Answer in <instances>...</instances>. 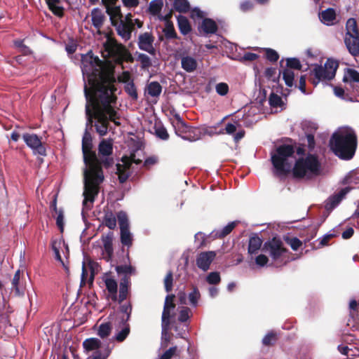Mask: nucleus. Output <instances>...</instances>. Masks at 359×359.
I'll use <instances>...</instances> for the list:
<instances>
[{"label": "nucleus", "mask_w": 359, "mask_h": 359, "mask_svg": "<svg viewBox=\"0 0 359 359\" xmlns=\"http://www.w3.org/2000/svg\"><path fill=\"white\" fill-rule=\"evenodd\" d=\"M200 297L201 294L198 289L197 288V287L193 286V291L189 294V299L190 304L194 307L197 306L198 302Z\"/></svg>", "instance_id": "09e8293b"}, {"label": "nucleus", "mask_w": 359, "mask_h": 359, "mask_svg": "<svg viewBox=\"0 0 359 359\" xmlns=\"http://www.w3.org/2000/svg\"><path fill=\"white\" fill-rule=\"evenodd\" d=\"M111 329L110 322L102 323L98 327L97 334L102 339L107 338L110 335Z\"/></svg>", "instance_id": "4c0bfd02"}, {"label": "nucleus", "mask_w": 359, "mask_h": 359, "mask_svg": "<svg viewBox=\"0 0 359 359\" xmlns=\"http://www.w3.org/2000/svg\"><path fill=\"white\" fill-rule=\"evenodd\" d=\"M175 134L182 139L189 141L198 140L201 136L200 130L188 126L184 121L180 123H172Z\"/></svg>", "instance_id": "f8f14e48"}, {"label": "nucleus", "mask_w": 359, "mask_h": 359, "mask_svg": "<svg viewBox=\"0 0 359 359\" xmlns=\"http://www.w3.org/2000/svg\"><path fill=\"white\" fill-rule=\"evenodd\" d=\"M344 43L351 55L354 57L359 55V35L346 34Z\"/></svg>", "instance_id": "a211bd4d"}, {"label": "nucleus", "mask_w": 359, "mask_h": 359, "mask_svg": "<svg viewBox=\"0 0 359 359\" xmlns=\"http://www.w3.org/2000/svg\"><path fill=\"white\" fill-rule=\"evenodd\" d=\"M163 32L165 38L168 40L177 39V34L175 32L173 23L170 20L165 22Z\"/></svg>", "instance_id": "c756f323"}, {"label": "nucleus", "mask_w": 359, "mask_h": 359, "mask_svg": "<svg viewBox=\"0 0 359 359\" xmlns=\"http://www.w3.org/2000/svg\"><path fill=\"white\" fill-rule=\"evenodd\" d=\"M278 337L276 332H270L262 339V344L266 346H271L276 344Z\"/></svg>", "instance_id": "de8ad7c7"}, {"label": "nucleus", "mask_w": 359, "mask_h": 359, "mask_svg": "<svg viewBox=\"0 0 359 359\" xmlns=\"http://www.w3.org/2000/svg\"><path fill=\"white\" fill-rule=\"evenodd\" d=\"M181 65L184 70L190 73L194 72L197 69L198 62L194 57L186 55L181 58Z\"/></svg>", "instance_id": "b1692460"}, {"label": "nucleus", "mask_w": 359, "mask_h": 359, "mask_svg": "<svg viewBox=\"0 0 359 359\" xmlns=\"http://www.w3.org/2000/svg\"><path fill=\"white\" fill-rule=\"evenodd\" d=\"M313 69L310 72V81L316 86L320 81H329L332 80L339 67V62L332 58H328L324 66L321 65H313Z\"/></svg>", "instance_id": "0eeeda50"}, {"label": "nucleus", "mask_w": 359, "mask_h": 359, "mask_svg": "<svg viewBox=\"0 0 359 359\" xmlns=\"http://www.w3.org/2000/svg\"><path fill=\"white\" fill-rule=\"evenodd\" d=\"M321 165L318 157L314 154H308L305 158L297 159L291 168L292 176L294 179L309 178L311 175L320 174Z\"/></svg>", "instance_id": "423d86ee"}, {"label": "nucleus", "mask_w": 359, "mask_h": 359, "mask_svg": "<svg viewBox=\"0 0 359 359\" xmlns=\"http://www.w3.org/2000/svg\"><path fill=\"white\" fill-rule=\"evenodd\" d=\"M346 34L351 35H359V30L357 25V22L355 18H349L346 23Z\"/></svg>", "instance_id": "ea45409f"}, {"label": "nucleus", "mask_w": 359, "mask_h": 359, "mask_svg": "<svg viewBox=\"0 0 359 359\" xmlns=\"http://www.w3.org/2000/svg\"><path fill=\"white\" fill-rule=\"evenodd\" d=\"M157 162H158V158L156 156H149L145 159L143 166L149 170V169H150V168L152 165L157 163Z\"/></svg>", "instance_id": "774afa93"}, {"label": "nucleus", "mask_w": 359, "mask_h": 359, "mask_svg": "<svg viewBox=\"0 0 359 359\" xmlns=\"http://www.w3.org/2000/svg\"><path fill=\"white\" fill-rule=\"evenodd\" d=\"M48 7L53 13L58 17L64 15V8L62 6H57L60 0H46Z\"/></svg>", "instance_id": "473e14b6"}, {"label": "nucleus", "mask_w": 359, "mask_h": 359, "mask_svg": "<svg viewBox=\"0 0 359 359\" xmlns=\"http://www.w3.org/2000/svg\"><path fill=\"white\" fill-rule=\"evenodd\" d=\"M162 91V86L158 81H151L148 84L147 92L151 97H158Z\"/></svg>", "instance_id": "e433bc0d"}, {"label": "nucleus", "mask_w": 359, "mask_h": 359, "mask_svg": "<svg viewBox=\"0 0 359 359\" xmlns=\"http://www.w3.org/2000/svg\"><path fill=\"white\" fill-rule=\"evenodd\" d=\"M104 283L106 286V289L107 290L110 298L113 302H116L118 300L117 297V289L118 285L116 281L114 278H107L104 280Z\"/></svg>", "instance_id": "a878e982"}, {"label": "nucleus", "mask_w": 359, "mask_h": 359, "mask_svg": "<svg viewBox=\"0 0 359 359\" xmlns=\"http://www.w3.org/2000/svg\"><path fill=\"white\" fill-rule=\"evenodd\" d=\"M155 135L157 137L163 140H167L169 138V134L166 128L161 124H155L154 126Z\"/></svg>", "instance_id": "79ce46f5"}, {"label": "nucleus", "mask_w": 359, "mask_h": 359, "mask_svg": "<svg viewBox=\"0 0 359 359\" xmlns=\"http://www.w3.org/2000/svg\"><path fill=\"white\" fill-rule=\"evenodd\" d=\"M206 280L209 284L217 285L221 281V277L219 272H210L206 277Z\"/></svg>", "instance_id": "4d7b16f0"}, {"label": "nucleus", "mask_w": 359, "mask_h": 359, "mask_svg": "<svg viewBox=\"0 0 359 359\" xmlns=\"http://www.w3.org/2000/svg\"><path fill=\"white\" fill-rule=\"evenodd\" d=\"M239 8L241 11L245 13L254 8V4L250 0H245L240 4Z\"/></svg>", "instance_id": "0e129e2a"}, {"label": "nucleus", "mask_w": 359, "mask_h": 359, "mask_svg": "<svg viewBox=\"0 0 359 359\" xmlns=\"http://www.w3.org/2000/svg\"><path fill=\"white\" fill-rule=\"evenodd\" d=\"M154 36L150 32L140 34L138 36L137 45L140 50L149 53L151 55H156V49L153 43Z\"/></svg>", "instance_id": "2eb2a0df"}, {"label": "nucleus", "mask_w": 359, "mask_h": 359, "mask_svg": "<svg viewBox=\"0 0 359 359\" xmlns=\"http://www.w3.org/2000/svg\"><path fill=\"white\" fill-rule=\"evenodd\" d=\"M121 230V242L123 245L130 248L133 245V236L129 230V223L128 216L126 212L121 211L117 214Z\"/></svg>", "instance_id": "ddd939ff"}, {"label": "nucleus", "mask_w": 359, "mask_h": 359, "mask_svg": "<svg viewBox=\"0 0 359 359\" xmlns=\"http://www.w3.org/2000/svg\"><path fill=\"white\" fill-rule=\"evenodd\" d=\"M163 7V2L161 0H154L150 2L149 11L153 14L158 13Z\"/></svg>", "instance_id": "13d9d810"}, {"label": "nucleus", "mask_w": 359, "mask_h": 359, "mask_svg": "<svg viewBox=\"0 0 359 359\" xmlns=\"http://www.w3.org/2000/svg\"><path fill=\"white\" fill-rule=\"evenodd\" d=\"M124 90L126 93L132 98V100H137L138 99L137 88L133 81H131L130 83H128L126 85H125Z\"/></svg>", "instance_id": "37998d69"}, {"label": "nucleus", "mask_w": 359, "mask_h": 359, "mask_svg": "<svg viewBox=\"0 0 359 359\" xmlns=\"http://www.w3.org/2000/svg\"><path fill=\"white\" fill-rule=\"evenodd\" d=\"M22 138L26 144L32 149L34 154L46 156V149L41 142V137L36 134L25 133Z\"/></svg>", "instance_id": "4468645a"}, {"label": "nucleus", "mask_w": 359, "mask_h": 359, "mask_svg": "<svg viewBox=\"0 0 359 359\" xmlns=\"http://www.w3.org/2000/svg\"><path fill=\"white\" fill-rule=\"evenodd\" d=\"M262 244V240L257 235L254 234L250 237L248 252L250 255L257 254Z\"/></svg>", "instance_id": "393cba45"}, {"label": "nucleus", "mask_w": 359, "mask_h": 359, "mask_svg": "<svg viewBox=\"0 0 359 359\" xmlns=\"http://www.w3.org/2000/svg\"><path fill=\"white\" fill-rule=\"evenodd\" d=\"M319 19L325 25L330 26L334 25V21L336 20L335 10L332 8H328L322 11L319 13Z\"/></svg>", "instance_id": "5701e85b"}, {"label": "nucleus", "mask_w": 359, "mask_h": 359, "mask_svg": "<svg viewBox=\"0 0 359 359\" xmlns=\"http://www.w3.org/2000/svg\"><path fill=\"white\" fill-rule=\"evenodd\" d=\"M280 72L279 73V74H280ZM276 74V69L274 68V67H268L266 69L265 72H264V76L265 77L268 79V80H271L273 81H276L280 75H278L277 79L275 78V75Z\"/></svg>", "instance_id": "bf43d9fd"}, {"label": "nucleus", "mask_w": 359, "mask_h": 359, "mask_svg": "<svg viewBox=\"0 0 359 359\" xmlns=\"http://www.w3.org/2000/svg\"><path fill=\"white\" fill-rule=\"evenodd\" d=\"M177 347L176 346L170 347L165 351L159 358V359H171L176 353Z\"/></svg>", "instance_id": "680f3d73"}, {"label": "nucleus", "mask_w": 359, "mask_h": 359, "mask_svg": "<svg viewBox=\"0 0 359 359\" xmlns=\"http://www.w3.org/2000/svg\"><path fill=\"white\" fill-rule=\"evenodd\" d=\"M165 290L167 292H170L172 290L173 287V273L172 271H169L163 280Z\"/></svg>", "instance_id": "603ef678"}, {"label": "nucleus", "mask_w": 359, "mask_h": 359, "mask_svg": "<svg viewBox=\"0 0 359 359\" xmlns=\"http://www.w3.org/2000/svg\"><path fill=\"white\" fill-rule=\"evenodd\" d=\"M215 257L216 253L215 251L200 252L196 257V264L200 269L207 271Z\"/></svg>", "instance_id": "f3484780"}, {"label": "nucleus", "mask_w": 359, "mask_h": 359, "mask_svg": "<svg viewBox=\"0 0 359 359\" xmlns=\"http://www.w3.org/2000/svg\"><path fill=\"white\" fill-rule=\"evenodd\" d=\"M132 304L129 302L128 304H125L121 306L120 310L122 313H124L126 314V317L121 318L120 320V323H126V322H128L131 316L132 313Z\"/></svg>", "instance_id": "49530a36"}, {"label": "nucleus", "mask_w": 359, "mask_h": 359, "mask_svg": "<svg viewBox=\"0 0 359 359\" xmlns=\"http://www.w3.org/2000/svg\"><path fill=\"white\" fill-rule=\"evenodd\" d=\"M93 138L90 133L86 129L82 138V153L85 169L94 170L97 167V154L93 149Z\"/></svg>", "instance_id": "9d476101"}, {"label": "nucleus", "mask_w": 359, "mask_h": 359, "mask_svg": "<svg viewBox=\"0 0 359 359\" xmlns=\"http://www.w3.org/2000/svg\"><path fill=\"white\" fill-rule=\"evenodd\" d=\"M130 14L127 15L126 18L128 20V22L121 21L120 24L117 26L116 30L118 34L120 35L126 41L129 40L131 37V33L134 29V24L129 17Z\"/></svg>", "instance_id": "6ab92c4d"}, {"label": "nucleus", "mask_w": 359, "mask_h": 359, "mask_svg": "<svg viewBox=\"0 0 359 359\" xmlns=\"http://www.w3.org/2000/svg\"><path fill=\"white\" fill-rule=\"evenodd\" d=\"M177 22L179 29L182 34L186 35L191 32V27L190 23L185 16L179 15Z\"/></svg>", "instance_id": "7c9ffc66"}, {"label": "nucleus", "mask_w": 359, "mask_h": 359, "mask_svg": "<svg viewBox=\"0 0 359 359\" xmlns=\"http://www.w3.org/2000/svg\"><path fill=\"white\" fill-rule=\"evenodd\" d=\"M91 72L83 74L87 77L88 84L90 90H102L107 93H114L117 90L114 83L116 79L113 71L105 68L104 63L97 56H88Z\"/></svg>", "instance_id": "7ed1b4c3"}, {"label": "nucleus", "mask_w": 359, "mask_h": 359, "mask_svg": "<svg viewBox=\"0 0 359 359\" xmlns=\"http://www.w3.org/2000/svg\"><path fill=\"white\" fill-rule=\"evenodd\" d=\"M216 92L222 96L226 95L229 92V86L226 83H219L216 85Z\"/></svg>", "instance_id": "052dcab7"}, {"label": "nucleus", "mask_w": 359, "mask_h": 359, "mask_svg": "<svg viewBox=\"0 0 359 359\" xmlns=\"http://www.w3.org/2000/svg\"><path fill=\"white\" fill-rule=\"evenodd\" d=\"M116 271L118 274L129 276L135 273V268L131 265H118L116 266Z\"/></svg>", "instance_id": "8fccbe9b"}, {"label": "nucleus", "mask_w": 359, "mask_h": 359, "mask_svg": "<svg viewBox=\"0 0 359 359\" xmlns=\"http://www.w3.org/2000/svg\"><path fill=\"white\" fill-rule=\"evenodd\" d=\"M98 152L97 154V168L94 170L84 169L83 170V184L84 191L83 206L88 209V203L91 204L95 201L96 196L100 191V185L104 180L103 168L108 169L114 163V159L112 156L113 143L112 140L109 139H102L98 144Z\"/></svg>", "instance_id": "f03ea898"}, {"label": "nucleus", "mask_w": 359, "mask_h": 359, "mask_svg": "<svg viewBox=\"0 0 359 359\" xmlns=\"http://www.w3.org/2000/svg\"><path fill=\"white\" fill-rule=\"evenodd\" d=\"M57 216L56 218V224L60 229L61 233L64 231V214L62 210H59L57 212Z\"/></svg>", "instance_id": "e2e57ef3"}, {"label": "nucleus", "mask_w": 359, "mask_h": 359, "mask_svg": "<svg viewBox=\"0 0 359 359\" xmlns=\"http://www.w3.org/2000/svg\"><path fill=\"white\" fill-rule=\"evenodd\" d=\"M102 224L111 230L116 227V217L111 211L108 210L104 213Z\"/></svg>", "instance_id": "2f4dec72"}, {"label": "nucleus", "mask_w": 359, "mask_h": 359, "mask_svg": "<svg viewBox=\"0 0 359 359\" xmlns=\"http://www.w3.org/2000/svg\"><path fill=\"white\" fill-rule=\"evenodd\" d=\"M357 144V135L351 128L333 133L330 140L334 154L343 160H350L353 157Z\"/></svg>", "instance_id": "20e7f679"}, {"label": "nucleus", "mask_w": 359, "mask_h": 359, "mask_svg": "<svg viewBox=\"0 0 359 359\" xmlns=\"http://www.w3.org/2000/svg\"><path fill=\"white\" fill-rule=\"evenodd\" d=\"M130 285V278L129 276H123L120 281L119 294L118 300L119 303L123 302L128 296L129 287Z\"/></svg>", "instance_id": "412c9836"}, {"label": "nucleus", "mask_w": 359, "mask_h": 359, "mask_svg": "<svg viewBox=\"0 0 359 359\" xmlns=\"http://www.w3.org/2000/svg\"><path fill=\"white\" fill-rule=\"evenodd\" d=\"M170 310L168 308L167 304L164 305L161 316V325L163 331L168 330L170 325Z\"/></svg>", "instance_id": "72a5a7b5"}, {"label": "nucleus", "mask_w": 359, "mask_h": 359, "mask_svg": "<svg viewBox=\"0 0 359 359\" xmlns=\"http://www.w3.org/2000/svg\"><path fill=\"white\" fill-rule=\"evenodd\" d=\"M285 241L294 251L297 250L302 245V242L297 237H286Z\"/></svg>", "instance_id": "6e6d98bb"}, {"label": "nucleus", "mask_w": 359, "mask_h": 359, "mask_svg": "<svg viewBox=\"0 0 359 359\" xmlns=\"http://www.w3.org/2000/svg\"><path fill=\"white\" fill-rule=\"evenodd\" d=\"M137 60L141 63V68L147 69L151 66L150 57L144 53H139L137 55Z\"/></svg>", "instance_id": "864d4df0"}, {"label": "nucleus", "mask_w": 359, "mask_h": 359, "mask_svg": "<svg viewBox=\"0 0 359 359\" xmlns=\"http://www.w3.org/2000/svg\"><path fill=\"white\" fill-rule=\"evenodd\" d=\"M191 310L188 307L183 308L180 312L178 317V320L180 322L184 323L186 322L189 318V313Z\"/></svg>", "instance_id": "69168bd1"}, {"label": "nucleus", "mask_w": 359, "mask_h": 359, "mask_svg": "<svg viewBox=\"0 0 359 359\" xmlns=\"http://www.w3.org/2000/svg\"><path fill=\"white\" fill-rule=\"evenodd\" d=\"M236 131V126L231 123H228L226 125V127L224 129L220 130L218 133H216L217 134H224L226 133L229 135H232Z\"/></svg>", "instance_id": "338daca9"}, {"label": "nucleus", "mask_w": 359, "mask_h": 359, "mask_svg": "<svg viewBox=\"0 0 359 359\" xmlns=\"http://www.w3.org/2000/svg\"><path fill=\"white\" fill-rule=\"evenodd\" d=\"M263 250L269 255L277 266L285 265L288 262L289 251L279 238L273 237L265 242Z\"/></svg>", "instance_id": "6e6552de"}, {"label": "nucleus", "mask_w": 359, "mask_h": 359, "mask_svg": "<svg viewBox=\"0 0 359 359\" xmlns=\"http://www.w3.org/2000/svg\"><path fill=\"white\" fill-rule=\"evenodd\" d=\"M113 238L114 233L113 232L111 231L109 232L107 235L103 236L102 237L103 247L105 252L104 259H106L107 262L111 261L113 257Z\"/></svg>", "instance_id": "aec40b11"}, {"label": "nucleus", "mask_w": 359, "mask_h": 359, "mask_svg": "<svg viewBox=\"0 0 359 359\" xmlns=\"http://www.w3.org/2000/svg\"><path fill=\"white\" fill-rule=\"evenodd\" d=\"M116 174L118 175V181L121 184L125 183L130 175V171L125 170V166L120 163L116 165Z\"/></svg>", "instance_id": "f704fd0d"}, {"label": "nucleus", "mask_w": 359, "mask_h": 359, "mask_svg": "<svg viewBox=\"0 0 359 359\" xmlns=\"http://www.w3.org/2000/svg\"><path fill=\"white\" fill-rule=\"evenodd\" d=\"M237 222H231L224 226L222 230L217 231L215 236L217 238H223L229 235L233 229L236 227Z\"/></svg>", "instance_id": "58836bf2"}, {"label": "nucleus", "mask_w": 359, "mask_h": 359, "mask_svg": "<svg viewBox=\"0 0 359 359\" xmlns=\"http://www.w3.org/2000/svg\"><path fill=\"white\" fill-rule=\"evenodd\" d=\"M265 57L267 60L271 62H276L279 59V54L273 49L270 48H264Z\"/></svg>", "instance_id": "5fc2aeb1"}, {"label": "nucleus", "mask_w": 359, "mask_h": 359, "mask_svg": "<svg viewBox=\"0 0 359 359\" xmlns=\"http://www.w3.org/2000/svg\"><path fill=\"white\" fill-rule=\"evenodd\" d=\"M269 102L272 107H279L283 104V100L280 96L274 93H271L269 97Z\"/></svg>", "instance_id": "3c124183"}, {"label": "nucleus", "mask_w": 359, "mask_h": 359, "mask_svg": "<svg viewBox=\"0 0 359 359\" xmlns=\"http://www.w3.org/2000/svg\"><path fill=\"white\" fill-rule=\"evenodd\" d=\"M201 28L206 34H212L217 32L218 26L212 19L205 18L202 21Z\"/></svg>", "instance_id": "cd10ccee"}, {"label": "nucleus", "mask_w": 359, "mask_h": 359, "mask_svg": "<svg viewBox=\"0 0 359 359\" xmlns=\"http://www.w3.org/2000/svg\"><path fill=\"white\" fill-rule=\"evenodd\" d=\"M173 8L180 13H187L190 10V4L187 0H175Z\"/></svg>", "instance_id": "c9c22d12"}, {"label": "nucleus", "mask_w": 359, "mask_h": 359, "mask_svg": "<svg viewBox=\"0 0 359 359\" xmlns=\"http://www.w3.org/2000/svg\"><path fill=\"white\" fill-rule=\"evenodd\" d=\"M351 188L349 187L341 189L338 193L330 196L325 201V210L330 212H332L345 198L346 195L351 191Z\"/></svg>", "instance_id": "dca6fc26"}, {"label": "nucleus", "mask_w": 359, "mask_h": 359, "mask_svg": "<svg viewBox=\"0 0 359 359\" xmlns=\"http://www.w3.org/2000/svg\"><path fill=\"white\" fill-rule=\"evenodd\" d=\"M84 94L86 99L87 126H90V128L94 126L96 132L102 137L108 132L109 121L113 122L116 126H121L118 121L120 115L111 105L117 100L115 93L90 90L85 83Z\"/></svg>", "instance_id": "f257e3e1"}, {"label": "nucleus", "mask_w": 359, "mask_h": 359, "mask_svg": "<svg viewBox=\"0 0 359 359\" xmlns=\"http://www.w3.org/2000/svg\"><path fill=\"white\" fill-rule=\"evenodd\" d=\"M91 17L93 25L97 30V32L100 34V29L105 20L104 15L100 8H95L91 11Z\"/></svg>", "instance_id": "4be33fe9"}, {"label": "nucleus", "mask_w": 359, "mask_h": 359, "mask_svg": "<svg viewBox=\"0 0 359 359\" xmlns=\"http://www.w3.org/2000/svg\"><path fill=\"white\" fill-rule=\"evenodd\" d=\"M82 346L85 353L92 352L86 359H107L112 350L109 344H104L100 339L95 337L86 339Z\"/></svg>", "instance_id": "1a4fd4ad"}, {"label": "nucleus", "mask_w": 359, "mask_h": 359, "mask_svg": "<svg viewBox=\"0 0 359 359\" xmlns=\"http://www.w3.org/2000/svg\"><path fill=\"white\" fill-rule=\"evenodd\" d=\"M104 50L111 57H116L118 62L123 60L127 62H133V57L126 46L121 43H118L114 39L108 37L107 41L104 44Z\"/></svg>", "instance_id": "9b49d317"}, {"label": "nucleus", "mask_w": 359, "mask_h": 359, "mask_svg": "<svg viewBox=\"0 0 359 359\" xmlns=\"http://www.w3.org/2000/svg\"><path fill=\"white\" fill-rule=\"evenodd\" d=\"M286 68L288 69L301 70L302 65L300 60L297 57H288L285 59Z\"/></svg>", "instance_id": "a18cd8bd"}, {"label": "nucleus", "mask_w": 359, "mask_h": 359, "mask_svg": "<svg viewBox=\"0 0 359 359\" xmlns=\"http://www.w3.org/2000/svg\"><path fill=\"white\" fill-rule=\"evenodd\" d=\"M294 152V147L291 144H283L276 148L271 156L275 176L287 177L291 172L292 163L289 161V158L292 157Z\"/></svg>", "instance_id": "39448f33"}, {"label": "nucleus", "mask_w": 359, "mask_h": 359, "mask_svg": "<svg viewBox=\"0 0 359 359\" xmlns=\"http://www.w3.org/2000/svg\"><path fill=\"white\" fill-rule=\"evenodd\" d=\"M334 93L337 97H338L342 100H344L346 101L352 102H358V100H355V97L353 98L348 94H346L344 90L341 87L334 86Z\"/></svg>", "instance_id": "c03bdc74"}, {"label": "nucleus", "mask_w": 359, "mask_h": 359, "mask_svg": "<svg viewBox=\"0 0 359 359\" xmlns=\"http://www.w3.org/2000/svg\"><path fill=\"white\" fill-rule=\"evenodd\" d=\"M342 81L344 83H359V72L355 69L346 68L344 70V74Z\"/></svg>", "instance_id": "bb28decb"}, {"label": "nucleus", "mask_w": 359, "mask_h": 359, "mask_svg": "<svg viewBox=\"0 0 359 359\" xmlns=\"http://www.w3.org/2000/svg\"><path fill=\"white\" fill-rule=\"evenodd\" d=\"M120 327L122 326L121 330L114 337V339L118 342H123L129 335L130 332V325L128 322L126 323H120Z\"/></svg>", "instance_id": "c85d7f7f"}, {"label": "nucleus", "mask_w": 359, "mask_h": 359, "mask_svg": "<svg viewBox=\"0 0 359 359\" xmlns=\"http://www.w3.org/2000/svg\"><path fill=\"white\" fill-rule=\"evenodd\" d=\"M283 74V79L285 81V85L287 87L294 86V73L292 70L285 69L282 72Z\"/></svg>", "instance_id": "a19ab883"}]
</instances>
